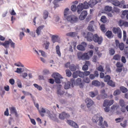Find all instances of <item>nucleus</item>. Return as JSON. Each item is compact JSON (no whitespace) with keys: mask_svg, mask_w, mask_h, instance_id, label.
Wrapping results in <instances>:
<instances>
[{"mask_svg":"<svg viewBox=\"0 0 128 128\" xmlns=\"http://www.w3.org/2000/svg\"><path fill=\"white\" fill-rule=\"evenodd\" d=\"M92 84L96 86H99L101 85V83L97 80H94L92 81Z\"/></svg>","mask_w":128,"mask_h":128,"instance_id":"obj_19","label":"nucleus"},{"mask_svg":"<svg viewBox=\"0 0 128 128\" xmlns=\"http://www.w3.org/2000/svg\"><path fill=\"white\" fill-rule=\"evenodd\" d=\"M115 52L114 49L112 48H109V53L111 56L113 55L115 53Z\"/></svg>","mask_w":128,"mask_h":128,"instance_id":"obj_32","label":"nucleus"},{"mask_svg":"<svg viewBox=\"0 0 128 128\" xmlns=\"http://www.w3.org/2000/svg\"><path fill=\"white\" fill-rule=\"evenodd\" d=\"M85 102L86 104L87 107L90 108L93 104V102L92 100L89 98H87L85 100Z\"/></svg>","mask_w":128,"mask_h":128,"instance_id":"obj_14","label":"nucleus"},{"mask_svg":"<svg viewBox=\"0 0 128 128\" xmlns=\"http://www.w3.org/2000/svg\"><path fill=\"white\" fill-rule=\"evenodd\" d=\"M69 9L68 8L65 9L64 11V16L65 18H66L69 15Z\"/></svg>","mask_w":128,"mask_h":128,"instance_id":"obj_22","label":"nucleus"},{"mask_svg":"<svg viewBox=\"0 0 128 128\" xmlns=\"http://www.w3.org/2000/svg\"><path fill=\"white\" fill-rule=\"evenodd\" d=\"M94 26H88V30L90 31L93 32L94 30V28L93 27Z\"/></svg>","mask_w":128,"mask_h":128,"instance_id":"obj_54","label":"nucleus"},{"mask_svg":"<svg viewBox=\"0 0 128 128\" xmlns=\"http://www.w3.org/2000/svg\"><path fill=\"white\" fill-rule=\"evenodd\" d=\"M82 79L81 78H77L76 80V84L78 85L80 84V83L82 82Z\"/></svg>","mask_w":128,"mask_h":128,"instance_id":"obj_53","label":"nucleus"},{"mask_svg":"<svg viewBox=\"0 0 128 128\" xmlns=\"http://www.w3.org/2000/svg\"><path fill=\"white\" fill-rule=\"evenodd\" d=\"M94 35L92 33L88 32L85 37L86 38L88 41L91 42L93 40Z\"/></svg>","mask_w":128,"mask_h":128,"instance_id":"obj_11","label":"nucleus"},{"mask_svg":"<svg viewBox=\"0 0 128 128\" xmlns=\"http://www.w3.org/2000/svg\"><path fill=\"white\" fill-rule=\"evenodd\" d=\"M5 93V91L2 88H0V94L2 96Z\"/></svg>","mask_w":128,"mask_h":128,"instance_id":"obj_48","label":"nucleus"},{"mask_svg":"<svg viewBox=\"0 0 128 128\" xmlns=\"http://www.w3.org/2000/svg\"><path fill=\"white\" fill-rule=\"evenodd\" d=\"M43 17L44 19H46L48 17V11L45 10L44 12Z\"/></svg>","mask_w":128,"mask_h":128,"instance_id":"obj_38","label":"nucleus"},{"mask_svg":"<svg viewBox=\"0 0 128 128\" xmlns=\"http://www.w3.org/2000/svg\"><path fill=\"white\" fill-rule=\"evenodd\" d=\"M112 7L106 6L105 8V10L106 11L110 12L112 10Z\"/></svg>","mask_w":128,"mask_h":128,"instance_id":"obj_37","label":"nucleus"},{"mask_svg":"<svg viewBox=\"0 0 128 128\" xmlns=\"http://www.w3.org/2000/svg\"><path fill=\"white\" fill-rule=\"evenodd\" d=\"M112 2L114 5L117 6H119L120 4V2L118 0H112Z\"/></svg>","mask_w":128,"mask_h":128,"instance_id":"obj_27","label":"nucleus"},{"mask_svg":"<svg viewBox=\"0 0 128 128\" xmlns=\"http://www.w3.org/2000/svg\"><path fill=\"white\" fill-rule=\"evenodd\" d=\"M119 104L120 106L122 107L125 106V104L124 101L122 99H120L119 100Z\"/></svg>","mask_w":128,"mask_h":128,"instance_id":"obj_36","label":"nucleus"},{"mask_svg":"<svg viewBox=\"0 0 128 128\" xmlns=\"http://www.w3.org/2000/svg\"><path fill=\"white\" fill-rule=\"evenodd\" d=\"M50 43L48 41H46L43 44V46L45 48L46 50H48L49 48Z\"/></svg>","mask_w":128,"mask_h":128,"instance_id":"obj_24","label":"nucleus"},{"mask_svg":"<svg viewBox=\"0 0 128 128\" xmlns=\"http://www.w3.org/2000/svg\"><path fill=\"white\" fill-rule=\"evenodd\" d=\"M24 35V33L23 32H20L19 34V37L20 40H22L23 37Z\"/></svg>","mask_w":128,"mask_h":128,"instance_id":"obj_57","label":"nucleus"},{"mask_svg":"<svg viewBox=\"0 0 128 128\" xmlns=\"http://www.w3.org/2000/svg\"><path fill=\"white\" fill-rule=\"evenodd\" d=\"M102 0H90L89 2V5L90 7L92 8L97 3L100 2Z\"/></svg>","mask_w":128,"mask_h":128,"instance_id":"obj_16","label":"nucleus"},{"mask_svg":"<svg viewBox=\"0 0 128 128\" xmlns=\"http://www.w3.org/2000/svg\"><path fill=\"white\" fill-rule=\"evenodd\" d=\"M80 71L77 70L74 72L72 74V76L74 78H76L78 77L79 76Z\"/></svg>","mask_w":128,"mask_h":128,"instance_id":"obj_29","label":"nucleus"},{"mask_svg":"<svg viewBox=\"0 0 128 128\" xmlns=\"http://www.w3.org/2000/svg\"><path fill=\"white\" fill-rule=\"evenodd\" d=\"M100 95L102 96V99H104L106 98H107L108 97V95L107 94L105 93L102 94Z\"/></svg>","mask_w":128,"mask_h":128,"instance_id":"obj_62","label":"nucleus"},{"mask_svg":"<svg viewBox=\"0 0 128 128\" xmlns=\"http://www.w3.org/2000/svg\"><path fill=\"white\" fill-rule=\"evenodd\" d=\"M66 72L67 76L68 77L70 76L72 74L70 70L68 69H67L66 70Z\"/></svg>","mask_w":128,"mask_h":128,"instance_id":"obj_41","label":"nucleus"},{"mask_svg":"<svg viewBox=\"0 0 128 128\" xmlns=\"http://www.w3.org/2000/svg\"><path fill=\"white\" fill-rule=\"evenodd\" d=\"M93 40L95 42H97L99 44H100L102 42L103 38L102 36H99L96 34H95L94 35Z\"/></svg>","mask_w":128,"mask_h":128,"instance_id":"obj_5","label":"nucleus"},{"mask_svg":"<svg viewBox=\"0 0 128 128\" xmlns=\"http://www.w3.org/2000/svg\"><path fill=\"white\" fill-rule=\"evenodd\" d=\"M64 93V90H61L60 89H58L57 91V93L58 94L61 96L63 95Z\"/></svg>","mask_w":128,"mask_h":128,"instance_id":"obj_46","label":"nucleus"},{"mask_svg":"<svg viewBox=\"0 0 128 128\" xmlns=\"http://www.w3.org/2000/svg\"><path fill=\"white\" fill-rule=\"evenodd\" d=\"M87 53L90 56L92 57L93 55V52L92 50H91L88 52Z\"/></svg>","mask_w":128,"mask_h":128,"instance_id":"obj_64","label":"nucleus"},{"mask_svg":"<svg viewBox=\"0 0 128 128\" xmlns=\"http://www.w3.org/2000/svg\"><path fill=\"white\" fill-rule=\"evenodd\" d=\"M92 120L93 123H96L98 120V125H101L103 123V118L102 116L99 117L98 114L95 115L92 117Z\"/></svg>","mask_w":128,"mask_h":128,"instance_id":"obj_2","label":"nucleus"},{"mask_svg":"<svg viewBox=\"0 0 128 128\" xmlns=\"http://www.w3.org/2000/svg\"><path fill=\"white\" fill-rule=\"evenodd\" d=\"M120 9L116 7H114L112 12L114 13V12L116 13H118L120 12Z\"/></svg>","mask_w":128,"mask_h":128,"instance_id":"obj_43","label":"nucleus"},{"mask_svg":"<svg viewBox=\"0 0 128 128\" xmlns=\"http://www.w3.org/2000/svg\"><path fill=\"white\" fill-rule=\"evenodd\" d=\"M71 10L73 11H75L76 10V5H72L71 8Z\"/></svg>","mask_w":128,"mask_h":128,"instance_id":"obj_59","label":"nucleus"},{"mask_svg":"<svg viewBox=\"0 0 128 128\" xmlns=\"http://www.w3.org/2000/svg\"><path fill=\"white\" fill-rule=\"evenodd\" d=\"M87 46L86 43L84 42L81 43V44L78 45L77 46V49L80 50L84 51L85 50V47Z\"/></svg>","mask_w":128,"mask_h":128,"instance_id":"obj_10","label":"nucleus"},{"mask_svg":"<svg viewBox=\"0 0 128 128\" xmlns=\"http://www.w3.org/2000/svg\"><path fill=\"white\" fill-rule=\"evenodd\" d=\"M83 5L82 3H80L77 6V11L78 14H80L81 12L84 9Z\"/></svg>","mask_w":128,"mask_h":128,"instance_id":"obj_17","label":"nucleus"},{"mask_svg":"<svg viewBox=\"0 0 128 128\" xmlns=\"http://www.w3.org/2000/svg\"><path fill=\"white\" fill-rule=\"evenodd\" d=\"M120 92L119 90H117L115 91L114 92V95L116 96L120 94Z\"/></svg>","mask_w":128,"mask_h":128,"instance_id":"obj_50","label":"nucleus"},{"mask_svg":"<svg viewBox=\"0 0 128 128\" xmlns=\"http://www.w3.org/2000/svg\"><path fill=\"white\" fill-rule=\"evenodd\" d=\"M88 68V66L84 64L82 67V70L84 71L87 70Z\"/></svg>","mask_w":128,"mask_h":128,"instance_id":"obj_55","label":"nucleus"},{"mask_svg":"<svg viewBox=\"0 0 128 128\" xmlns=\"http://www.w3.org/2000/svg\"><path fill=\"white\" fill-rule=\"evenodd\" d=\"M97 69L99 71L101 72H104V70L102 66L100 65L97 68Z\"/></svg>","mask_w":128,"mask_h":128,"instance_id":"obj_35","label":"nucleus"},{"mask_svg":"<svg viewBox=\"0 0 128 128\" xmlns=\"http://www.w3.org/2000/svg\"><path fill=\"white\" fill-rule=\"evenodd\" d=\"M102 124L103 123H102L101 125H98L100 127V128H105L104 127L105 126L106 127L108 126V125L106 121H104V124Z\"/></svg>","mask_w":128,"mask_h":128,"instance_id":"obj_34","label":"nucleus"},{"mask_svg":"<svg viewBox=\"0 0 128 128\" xmlns=\"http://www.w3.org/2000/svg\"><path fill=\"white\" fill-rule=\"evenodd\" d=\"M115 43L116 47L117 48H119L120 50H124V45L123 43H120L119 40H115Z\"/></svg>","mask_w":128,"mask_h":128,"instance_id":"obj_8","label":"nucleus"},{"mask_svg":"<svg viewBox=\"0 0 128 128\" xmlns=\"http://www.w3.org/2000/svg\"><path fill=\"white\" fill-rule=\"evenodd\" d=\"M121 56L120 54H116L114 55L112 58V59L116 60H119L120 59Z\"/></svg>","mask_w":128,"mask_h":128,"instance_id":"obj_26","label":"nucleus"},{"mask_svg":"<svg viewBox=\"0 0 128 128\" xmlns=\"http://www.w3.org/2000/svg\"><path fill=\"white\" fill-rule=\"evenodd\" d=\"M70 84L69 83H66L65 84L64 88L66 89H67L70 87Z\"/></svg>","mask_w":128,"mask_h":128,"instance_id":"obj_51","label":"nucleus"},{"mask_svg":"<svg viewBox=\"0 0 128 128\" xmlns=\"http://www.w3.org/2000/svg\"><path fill=\"white\" fill-rule=\"evenodd\" d=\"M62 78H54L55 82L59 84L61 82L60 79Z\"/></svg>","mask_w":128,"mask_h":128,"instance_id":"obj_61","label":"nucleus"},{"mask_svg":"<svg viewBox=\"0 0 128 128\" xmlns=\"http://www.w3.org/2000/svg\"><path fill=\"white\" fill-rule=\"evenodd\" d=\"M56 53L59 56H61V53L60 51V48L59 46L57 45L56 46Z\"/></svg>","mask_w":128,"mask_h":128,"instance_id":"obj_30","label":"nucleus"},{"mask_svg":"<svg viewBox=\"0 0 128 128\" xmlns=\"http://www.w3.org/2000/svg\"><path fill=\"white\" fill-rule=\"evenodd\" d=\"M114 102V101L113 100H109L106 99L104 101L103 106L104 107H109L113 104Z\"/></svg>","mask_w":128,"mask_h":128,"instance_id":"obj_7","label":"nucleus"},{"mask_svg":"<svg viewBox=\"0 0 128 128\" xmlns=\"http://www.w3.org/2000/svg\"><path fill=\"white\" fill-rule=\"evenodd\" d=\"M77 56L79 60L81 59L82 60H88L90 58V57L88 55V53L86 52L84 53L82 55L80 53H78Z\"/></svg>","mask_w":128,"mask_h":128,"instance_id":"obj_6","label":"nucleus"},{"mask_svg":"<svg viewBox=\"0 0 128 128\" xmlns=\"http://www.w3.org/2000/svg\"><path fill=\"white\" fill-rule=\"evenodd\" d=\"M109 86L112 87H114L115 86V84L114 82H113L112 80H110L107 82Z\"/></svg>","mask_w":128,"mask_h":128,"instance_id":"obj_33","label":"nucleus"},{"mask_svg":"<svg viewBox=\"0 0 128 128\" xmlns=\"http://www.w3.org/2000/svg\"><path fill=\"white\" fill-rule=\"evenodd\" d=\"M67 122L70 126H73L74 128H78V126L76 123L75 122L71 120H68Z\"/></svg>","mask_w":128,"mask_h":128,"instance_id":"obj_15","label":"nucleus"},{"mask_svg":"<svg viewBox=\"0 0 128 128\" xmlns=\"http://www.w3.org/2000/svg\"><path fill=\"white\" fill-rule=\"evenodd\" d=\"M123 40L124 41H125L126 40V31L124 30L123 31Z\"/></svg>","mask_w":128,"mask_h":128,"instance_id":"obj_56","label":"nucleus"},{"mask_svg":"<svg viewBox=\"0 0 128 128\" xmlns=\"http://www.w3.org/2000/svg\"><path fill=\"white\" fill-rule=\"evenodd\" d=\"M87 15V12L86 10H84L81 13L79 16V18L80 20H84Z\"/></svg>","mask_w":128,"mask_h":128,"instance_id":"obj_13","label":"nucleus"},{"mask_svg":"<svg viewBox=\"0 0 128 128\" xmlns=\"http://www.w3.org/2000/svg\"><path fill=\"white\" fill-rule=\"evenodd\" d=\"M70 114L64 112H63L59 114V118L61 120H64L65 118H70Z\"/></svg>","mask_w":128,"mask_h":128,"instance_id":"obj_9","label":"nucleus"},{"mask_svg":"<svg viewBox=\"0 0 128 128\" xmlns=\"http://www.w3.org/2000/svg\"><path fill=\"white\" fill-rule=\"evenodd\" d=\"M53 77L56 78H63L58 73H54L52 76Z\"/></svg>","mask_w":128,"mask_h":128,"instance_id":"obj_25","label":"nucleus"},{"mask_svg":"<svg viewBox=\"0 0 128 128\" xmlns=\"http://www.w3.org/2000/svg\"><path fill=\"white\" fill-rule=\"evenodd\" d=\"M77 34L75 32H70L66 34V35L67 36H71L75 37L77 35Z\"/></svg>","mask_w":128,"mask_h":128,"instance_id":"obj_21","label":"nucleus"},{"mask_svg":"<svg viewBox=\"0 0 128 128\" xmlns=\"http://www.w3.org/2000/svg\"><path fill=\"white\" fill-rule=\"evenodd\" d=\"M111 79L110 76L109 75H106L105 76L104 78V80L105 82H108Z\"/></svg>","mask_w":128,"mask_h":128,"instance_id":"obj_28","label":"nucleus"},{"mask_svg":"<svg viewBox=\"0 0 128 128\" xmlns=\"http://www.w3.org/2000/svg\"><path fill=\"white\" fill-rule=\"evenodd\" d=\"M120 89L122 92L126 93L128 91L126 88L124 86H121L120 87Z\"/></svg>","mask_w":128,"mask_h":128,"instance_id":"obj_40","label":"nucleus"},{"mask_svg":"<svg viewBox=\"0 0 128 128\" xmlns=\"http://www.w3.org/2000/svg\"><path fill=\"white\" fill-rule=\"evenodd\" d=\"M83 81L86 83H89L90 82V80L88 78H85L83 79Z\"/></svg>","mask_w":128,"mask_h":128,"instance_id":"obj_58","label":"nucleus"},{"mask_svg":"<svg viewBox=\"0 0 128 128\" xmlns=\"http://www.w3.org/2000/svg\"><path fill=\"white\" fill-rule=\"evenodd\" d=\"M89 95L90 97L92 98L94 97L96 95L93 92H89Z\"/></svg>","mask_w":128,"mask_h":128,"instance_id":"obj_63","label":"nucleus"},{"mask_svg":"<svg viewBox=\"0 0 128 128\" xmlns=\"http://www.w3.org/2000/svg\"><path fill=\"white\" fill-rule=\"evenodd\" d=\"M101 30L104 32H106L105 30V28L104 24H102L100 26Z\"/></svg>","mask_w":128,"mask_h":128,"instance_id":"obj_52","label":"nucleus"},{"mask_svg":"<svg viewBox=\"0 0 128 128\" xmlns=\"http://www.w3.org/2000/svg\"><path fill=\"white\" fill-rule=\"evenodd\" d=\"M100 20L103 23H105L107 21V19L105 16H102L101 17Z\"/></svg>","mask_w":128,"mask_h":128,"instance_id":"obj_39","label":"nucleus"},{"mask_svg":"<svg viewBox=\"0 0 128 128\" xmlns=\"http://www.w3.org/2000/svg\"><path fill=\"white\" fill-rule=\"evenodd\" d=\"M113 33L115 34H117L118 38H122V31L120 28L118 27H114L112 29Z\"/></svg>","mask_w":128,"mask_h":128,"instance_id":"obj_4","label":"nucleus"},{"mask_svg":"<svg viewBox=\"0 0 128 128\" xmlns=\"http://www.w3.org/2000/svg\"><path fill=\"white\" fill-rule=\"evenodd\" d=\"M112 34V33L111 31L108 30L106 32V34L108 38H110L111 37Z\"/></svg>","mask_w":128,"mask_h":128,"instance_id":"obj_45","label":"nucleus"},{"mask_svg":"<svg viewBox=\"0 0 128 128\" xmlns=\"http://www.w3.org/2000/svg\"><path fill=\"white\" fill-rule=\"evenodd\" d=\"M83 6L84 9H86L88 8L89 6V3H88L86 1L84 2L83 4Z\"/></svg>","mask_w":128,"mask_h":128,"instance_id":"obj_31","label":"nucleus"},{"mask_svg":"<svg viewBox=\"0 0 128 128\" xmlns=\"http://www.w3.org/2000/svg\"><path fill=\"white\" fill-rule=\"evenodd\" d=\"M34 86L36 88L39 90H41L42 89V88L41 86H38L37 84H33Z\"/></svg>","mask_w":128,"mask_h":128,"instance_id":"obj_42","label":"nucleus"},{"mask_svg":"<svg viewBox=\"0 0 128 128\" xmlns=\"http://www.w3.org/2000/svg\"><path fill=\"white\" fill-rule=\"evenodd\" d=\"M58 38V36L56 35H53L52 37V40L53 43H55L56 42H59L57 40V38Z\"/></svg>","mask_w":128,"mask_h":128,"instance_id":"obj_23","label":"nucleus"},{"mask_svg":"<svg viewBox=\"0 0 128 128\" xmlns=\"http://www.w3.org/2000/svg\"><path fill=\"white\" fill-rule=\"evenodd\" d=\"M65 19L71 24L76 22L78 20V17L76 16L73 14L68 15Z\"/></svg>","mask_w":128,"mask_h":128,"instance_id":"obj_3","label":"nucleus"},{"mask_svg":"<svg viewBox=\"0 0 128 128\" xmlns=\"http://www.w3.org/2000/svg\"><path fill=\"white\" fill-rule=\"evenodd\" d=\"M77 68V66H76L74 64H72L69 66V69L72 72L75 71Z\"/></svg>","mask_w":128,"mask_h":128,"instance_id":"obj_20","label":"nucleus"},{"mask_svg":"<svg viewBox=\"0 0 128 128\" xmlns=\"http://www.w3.org/2000/svg\"><path fill=\"white\" fill-rule=\"evenodd\" d=\"M127 121L126 120H124L123 121V123H120V125L123 127H125L127 125Z\"/></svg>","mask_w":128,"mask_h":128,"instance_id":"obj_44","label":"nucleus"},{"mask_svg":"<svg viewBox=\"0 0 128 128\" xmlns=\"http://www.w3.org/2000/svg\"><path fill=\"white\" fill-rule=\"evenodd\" d=\"M106 70L107 72L110 73L111 72V70L109 66L107 65L106 67Z\"/></svg>","mask_w":128,"mask_h":128,"instance_id":"obj_49","label":"nucleus"},{"mask_svg":"<svg viewBox=\"0 0 128 128\" xmlns=\"http://www.w3.org/2000/svg\"><path fill=\"white\" fill-rule=\"evenodd\" d=\"M5 38L2 36L0 35V40L4 41L5 40ZM10 44L11 47L14 48H15L14 43V42L11 40L10 39L8 40H6L3 43L0 41V45H2L5 48H8L9 47V44Z\"/></svg>","mask_w":128,"mask_h":128,"instance_id":"obj_1","label":"nucleus"},{"mask_svg":"<svg viewBox=\"0 0 128 128\" xmlns=\"http://www.w3.org/2000/svg\"><path fill=\"white\" fill-rule=\"evenodd\" d=\"M124 21L122 20H120L118 22V24L120 26H123V24Z\"/></svg>","mask_w":128,"mask_h":128,"instance_id":"obj_60","label":"nucleus"},{"mask_svg":"<svg viewBox=\"0 0 128 128\" xmlns=\"http://www.w3.org/2000/svg\"><path fill=\"white\" fill-rule=\"evenodd\" d=\"M44 27V26L43 25L40 26L36 30V32L38 35H39L40 34L41 30Z\"/></svg>","mask_w":128,"mask_h":128,"instance_id":"obj_18","label":"nucleus"},{"mask_svg":"<svg viewBox=\"0 0 128 128\" xmlns=\"http://www.w3.org/2000/svg\"><path fill=\"white\" fill-rule=\"evenodd\" d=\"M116 66L117 68H122L123 66V64L119 62H118L116 64Z\"/></svg>","mask_w":128,"mask_h":128,"instance_id":"obj_47","label":"nucleus"},{"mask_svg":"<svg viewBox=\"0 0 128 128\" xmlns=\"http://www.w3.org/2000/svg\"><path fill=\"white\" fill-rule=\"evenodd\" d=\"M9 108L11 114H14L16 117H18V114L16 110L14 107H10Z\"/></svg>","mask_w":128,"mask_h":128,"instance_id":"obj_12","label":"nucleus"}]
</instances>
